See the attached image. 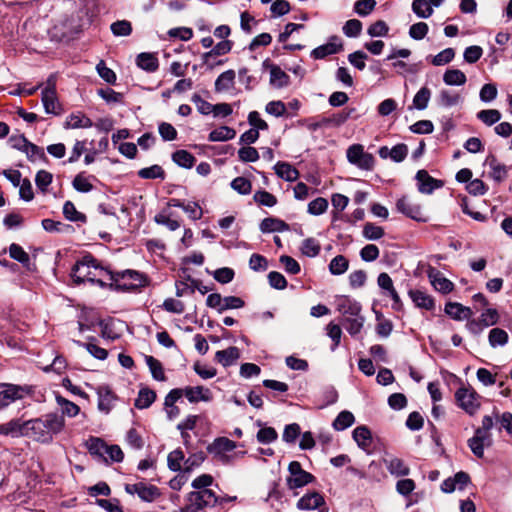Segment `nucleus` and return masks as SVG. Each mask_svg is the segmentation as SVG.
<instances>
[{"instance_id": "1", "label": "nucleus", "mask_w": 512, "mask_h": 512, "mask_svg": "<svg viewBox=\"0 0 512 512\" xmlns=\"http://www.w3.org/2000/svg\"><path fill=\"white\" fill-rule=\"evenodd\" d=\"M64 417L58 413H48L40 418L25 421L24 434L35 441L49 443L53 436L64 428Z\"/></svg>"}, {"instance_id": "2", "label": "nucleus", "mask_w": 512, "mask_h": 512, "mask_svg": "<svg viewBox=\"0 0 512 512\" xmlns=\"http://www.w3.org/2000/svg\"><path fill=\"white\" fill-rule=\"evenodd\" d=\"M336 309L342 316L341 324L347 332L351 336L359 334L365 322L360 303L349 296L341 295L336 298Z\"/></svg>"}, {"instance_id": "3", "label": "nucleus", "mask_w": 512, "mask_h": 512, "mask_svg": "<svg viewBox=\"0 0 512 512\" xmlns=\"http://www.w3.org/2000/svg\"><path fill=\"white\" fill-rule=\"evenodd\" d=\"M95 265H97V259L95 257L91 254L83 256L72 268L71 278L73 282L77 285L90 282L100 287H105L106 283L100 278H97L98 272L95 269Z\"/></svg>"}, {"instance_id": "4", "label": "nucleus", "mask_w": 512, "mask_h": 512, "mask_svg": "<svg viewBox=\"0 0 512 512\" xmlns=\"http://www.w3.org/2000/svg\"><path fill=\"white\" fill-rule=\"evenodd\" d=\"M185 500L186 504L178 512H206L207 507H215L219 501L214 491H191Z\"/></svg>"}, {"instance_id": "5", "label": "nucleus", "mask_w": 512, "mask_h": 512, "mask_svg": "<svg viewBox=\"0 0 512 512\" xmlns=\"http://www.w3.org/2000/svg\"><path fill=\"white\" fill-rule=\"evenodd\" d=\"M111 281L116 289L122 291L135 290L147 284L146 276L136 270L115 272V274L111 275Z\"/></svg>"}, {"instance_id": "6", "label": "nucleus", "mask_w": 512, "mask_h": 512, "mask_svg": "<svg viewBox=\"0 0 512 512\" xmlns=\"http://www.w3.org/2000/svg\"><path fill=\"white\" fill-rule=\"evenodd\" d=\"M288 472L289 476L286 478V484L290 490L302 488L315 480V477L305 471L298 461L289 463Z\"/></svg>"}, {"instance_id": "7", "label": "nucleus", "mask_w": 512, "mask_h": 512, "mask_svg": "<svg viewBox=\"0 0 512 512\" xmlns=\"http://www.w3.org/2000/svg\"><path fill=\"white\" fill-rule=\"evenodd\" d=\"M455 399L460 408L470 415L476 413L480 407L479 395L468 387H460L455 393Z\"/></svg>"}, {"instance_id": "8", "label": "nucleus", "mask_w": 512, "mask_h": 512, "mask_svg": "<svg viewBox=\"0 0 512 512\" xmlns=\"http://www.w3.org/2000/svg\"><path fill=\"white\" fill-rule=\"evenodd\" d=\"M125 491L131 495L137 494L138 497L145 502H153L161 495L158 487L142 481L134 484H126Z\"/></svg>"}, {"instance_id": "9", "label": "nucleus", "mask_w": 512, "mask_h": 512, "mask_svg": "<svg viewBox=\"0 0 512 512\" xmlns=\"http://www.w3.org/2000/svg\"><path fill=\"white\" fill-rule=\"evenodd\" d=\"M0 411L16 400L22 399L27 392L26 388L11 383H0Z\"/></svg>"}, {"instance_id": "10", "label": "nucleus", "mask_w": 512, "mask_h": 512, "mask_svg": "<svg viewBox=\"0 0 512 512\" xmlns=\"http://www.w3.org/2000/svg\"><path fill=\"white\" fill-rule=\"evenodd\" d=\"M396 208L400 213L404 214L405 216L415 221H428V217L422 211L421 206L416 203L410 202L406 197H402L397 201Z\"/></svg>"}, {"instance_id": "11", "label": "nucleus", "mask_w": 512, "mask_h": 512, "mask_svg": "<svg viewBox=\"0 0 512 512\" xmlns=\"http://www.w3.org/2000/svg\"><path fill=\"white\" fill-rule=\"evenodd\" d=\"M297 508L299 510H313L319 508V512H328L324 497L316 491L303 495L297 502Z\"/></svg>"}, {"instance_id": "12", "label": "nucleus", "mask_w": 512, "mask_h": 512, "mask_svg": "<svg viewBox=\"0 0 512 512\" xmlns=\"http://www.w3.org/2000/svg\"><path fill=\"white\" fill-rule=\"evenodd\" d=\"M343 50L341 39L334 35L331 36L326 44L320 45L311 51L313 59H324L325 57L337 54Z\"/></svg>"}, {"instance_id": "13", "label": "nucleus", "mask_w": 512, "mask_h": 512, "mask_svg": "<svg viewBox=\"0 0 512 512\" xmlns=\"http://www.w3.org/2000/svg\"><path fill=\"white\" fill-rule=\"evenodd\" d=\"M418 190L423 194H431L435 189L443 186V182L431 177L426 170H419L416 173Z\"/></svg>"}, {"instance_id": "14", "label": "nucleus", "mask_w": 512, "mask_h": 512, "mask_svg": "<svg viewBox=\"0 0 512 512\" xmlns=\"http://www.w3.org/2000/svg\"><path fill=\"white\" fill-rule=\"evenodd\" d=\"M263 66L270 69V85L275 88H283L289 85V75L279 66L269 63V60H265Z\"/></svg>"}, {"instance_id": "15", "label": "nucleus", "mask_w": 512, "mask_h": 512, "mask_svg": "<svg viewBox=\"0 0 512 512\" xmlns=\"http://www.w3.org/2000/svg\"><path fill=\"white\" fill-rule=\"evenodd\" d=\"M183 390V395L190 403H197L200 401L210 402L213 398L211 391L203 386H187Z\"/></svg>"}, {"instance_id": "16", "label": "nucleus", "mask_w": 512, "mask_h": 512, "mask_svg": "<svg viewBox=\"0 0 512 512\" xmlns=\"http://www.w3.org/2000/svg\"><path fill=\"white\" fill-rule=\"evenodd\" d=\"M383 462L389 473L395 477H404L410 474L409 466L400 458L395 456H387Z\"/></svg>"}, {"instance_id": "17", "label": "nucleus", "mask_w": 512, "mask_h": 512, "mask_svg": "<svg viewBox=\"0 0 512 512\" xmlns=\"http://www.w3.org/2000/svg\"><path fill=\"white\" fill-rule=\"evenodd\" d=\"M491 444L492 437L484 434L478 435L476 432L474 433V436L468 440V446L477 458H483L484 447H489Z\"/></svg>"}, {"instance_id": "18", "label": "nucleus", "mask_w": 512, "mask_h": 512, "mask_svg": "<svg viewBox=\"0 0 512 512\" xmlns=\"http://www.w3.org/2000/svg\"><path fill=\"white\" fill-rule=\"evenodd\" d=\"M41 101L47 114L60 115L63 111L56 92H42Z\"/></svg>"}, {"instance_id": "19", "label": "nucleus", "mask_w": 512, "mask_h": 512, "mask_svg": "<svg viewBox=\"0 0 512 512\" xmlns=\"http://www.w3.org/2000/svg\"><path fill=\"white\" fill-rule=\"evenodd\" d=\"M240 358V351L237 347L231 346L225 350H219L215 354V360L224 367L233 365Z\"/></svg>"}, {"instance_id": "20", "label": "nucleus", "mask_w": 512, "mask_h": 512, "mask_svg": "<svg viewBox=\"0 0 512 512\" xmlns=\"http://www.w3.org/2000/svg\"><path fill=\"white\" fill-rule=\"evenodd\" d=\"M289 228V225L285 221L274 217L264 218L260 223L262 233L284 232L288 231Z\"/></svg>"}, {"instance_id": "21", "label": "nucleus", "mask_w": 512, "mask_h": 512, "mask_svg": "<svg viewBox=\"0 0 512 512\" xmlns=\"http://www.w3.org/2000/svg\"><path fill=\"white\" fill-rule=\"evenodd\" d=\"M136 64L141 69L153 73L159 68V61L155 54L143 52L136 58Z\"/></svg>"}, {"instance_id": "22", "label": "nucleus", "mask_w": 512, "mask_h": 512, "mask_svg": "<svg viewBox=\"0 0 512 512\" xmlns=\"http://www.w3.org/2000/svg\"><path fill=\"white\" fill-rule=\"evenodd\" d=\"M486 163L491 168L490 177L496 182H502L507 178L508 170L507 167L498 162L495 156L490 155L486 159Z\"/></svg>"}, {"instance_id": "23", "label": "nucleus", "mask_w": 512, "mask_h": 512, "mask_svg": "<svg viewBox=\"0 0 512 512\" xmlns=\"http://www.w3.org/2000/svg\"><path fill=\"white\" fill-rule=\"evenodd\" d=\"M25 422L20 419H12L7 423L0 424V435L19 437L25 436L24 434Z\"/></svg>"}, {"instance_id": "24", "label": "nucleus", "mask_w": 512, "mask_h": 512, "mask_svg": "<svg viewBox=\"0 0 512 512\" xmlns=\"http://www.w3.org/2000/svg\"><path fill=\"white\" fill-rule=\"evenodd\" d=\"M236 448V443L226 437H219L207 447L209 453L219 455L230 452Z\"/></svg>"}, {"instance_id": "25", "label": "nucleus", "mask_w": 512, "mask_h": 512, "mask_svg": "<svg viewBox=\"0 0 512 512\" xmlns=\"http://www.w3.org/2000/svg\"><path fill=\"white\" fill-rule=\"evenodd\" d=\"M107 446L108 445L98 437H90L86 442V447L89 453L105 461H107Z\"/></svg>"}, {"instance_id": "26", "label": "nucleus", "mask_w": 512, "mask_h": 512, "mask_svg": "<svg viewBox=\"0 0 512 512\" xmlns=\"http://www.w3.org/2000/svg\"><path fill=\"white\" fill-rule=\"evenodd\" d=\"M409 296L413 303L419 308L426 310H432L434 308L433 298L421 290H410Z\"/></svg>"}, {"instance_id": "27", "label": "nucleus", "mask_w": 512, "mask_h": 512, "mask_svg": "<svg viewBox=\"0 0 512 512\" xmlns=\"http://www.w3.org/2000/svg\"><path fill=\"white\" fill-rule=\"evenodd\" d=\"M232 49V42L224 40L217 43L210 51L202 54L203 64L209 65L212 57L221 56L229 53Z\"/></svg>"}, {"instance_id": "28", "label": "nucleus", "mask_w": 512, "mask_h": 512, "mask_svg": "<svg viewBox=\"0 0 512 512\" xmlns=\"http://www.w3.org/2000/svg\"><path fill=\"white\" fill-rule=\"evenodd\" d=\"M352 436L357 445L363 450H367L372 444L371 432L366 426L356 427Z\"/></svg>"}, {"instance_id": "29", "label": "nucleus", "mask_w": 512, "mask_h": 512, "mask_svg": "<svg viewBox=\"0 0 512 512\" xmlns=\"http://www.w3.org/2000/svg\"><path fill=\"white\" fill-rule=\"evenodd\" d=\"M275 173L280 178L289 182L295 181L299 176L298 170L286 162H278L275 165Z\"/></svg>"}, {"instance_id": "30", "label": "nucleus", "mask_w": 512, "mask_h": 512, "mask_svg": "<svg viewBox=\"0 0 512 512\" xmlns=\"http://www.w3.org/2000/svg\"><path fill=\"white\" fill-rule=\"evenodd\" d=\"M429 277L433 287L443 294L451 292L454 288V284L449 279L444 277L440 272L429 274Z\"/></svg>"}, {"instance_id": "31", "label": "nucleus", "mask_w": 512, "mask_h": 512, "mask_svg": "<svg viewBox=\"0 0 512 512\" xmlns=\"http://www.w3.org/2000/svg\"><path fill=\"white\" fill-rule=\"evenodd\" d=\"M236 136V131L228 126H221L212 130L209 133L208 140L211 142H222L233 139Z\"/></svg>"}, {"instance_id": "32", "label": "nucleus", "mask_w": 512, "mask_h": 512, "mask_svg": "<svg viewBox=\"0 0 512 512\" xmlns=\"http://www.w3.org/2000/svg\"><path fill=\"white\" fill-rule=\"evenodd\" d=\"M93 126L92 120L82 113L71 114L65 123L66 128H90Z\"/></svg>"}, {"instance_id": "33", "label": "nucleus", "mask_w": 512, "mask_h": 512, "mask_svg": "<svg viewBox=\"0 0 512 512\" xmlns=\"http://www.w3.org/2000/svg\"><path fill=\"white\" fill-rule=\"evenodd\" d=\"M172 160L180 167L190 169L194 166L196 158L187 150H177L172 154Z\"/></svg>"}, {"instance_id": "34", "label": "nucleus", "mask_w": 512, "mask_h": 512, "mask_svg": "<svg viewBox=\"0 0 512 512\" xmlns=\"http://www.w3.org/2000/svg\"><path fill=\"white\" fill-rule=\"evenodd\" d=\"M156 399V393L149 388H142L135 399V407L138 409H146L152 405Z\"/></svg>"}, {"instance_id": "35", "label": "nucleus", "mask_w": 512, "mask_h": 512, "mask_svg": "<svg viewBox=\"0 0 512 512\" xmlns=\"http://www.w3.org/2000/svg\"><path fill=\"white\" fill-rule=\"evenodd\" d=\"M443 81L446 85L461 86L466 83L467 78L459 69H448L443 75Z\"/></svg>"}, {"instance_id": "36", "label": "nucleus", "mask_w": 512, "mask_h": 512, "mask_svg": "<svg viewBox=\"0 0 512 512\" xmlns=\"http://www.w3.org/2000/svg\"><path fill=\"white\" fill-rule=\"evenodd\" d=\"M145 362H146L147 366L149 367L152 377L156 381H165L166 380L163 366L158 359L154 358L153 356L146 355Z\"/></svg>"}, {"instance_id": "37", "label": "nucleus", "mask_w": 512, "mask_h": 512, "mask_svg": "<svg viewBox=\"0 0 512 512\" xmlns=\"http://www.w3.org/2000/svg\"><path fill=\"white\" fill-rule=\"evenodd\" d=\"M23 153L26 154L27 158L29 161L31 162H35L37 160H41L45 163H48V158L44 152V149L37 146L36 144L32 143V142H28V144L26 145Z\"/></svg>"}, {"instance_id": "38", "label": "nucleus", "mask_w": 512, "mask_h": 512, "mask_svg": "<svg viewBox=\"0 0 512 512\" xmlns=\"http://www.w3.org/2000/svg\"><path fill=\"white\" fill-rule=\"evenodd\" d=\"M355 421L354 415L347 410H344L338 414V416L333 421V428L337 431H343L346 428L353 425Z\"/></svg>"}, {"instance_id": "39", "label": "nucleus", "mask_w": 512, "mask_h": 512, "mask_svg": "<svg viewBox=\"0 0 512 512\" xmlns=\"http://www.w3.org/2000/svg\"><path fill=\"white\" fill-rule=\"evenodd\" d=\"M508 339V333L501 328H493L489 332L488 340L492 348L506 345Z\"/></svg>"}, {"instance_id": "40", "label": "nucleus", "mask_w": 512, "mask_h": 512, "mask_svg": "<svg viewBox=\"0 0 512 512\" xmlns=\"http://www.w3.org/2000/svg\"><path fill=\"white\" fill-rule=\"evenodd\" d=\"M349 268V261L343 255L335 256L329 263V271L332 275H342Z\"/></svg>"}, {"instance_id": "41", "label": "nucleus", "mask_w": 512, "mask_h": 512, "mask_svg": "<svg viewBox=\"0 0 512 512\" xmlns=\"http://www.w3.org/2000/svg\"><path fill=\"white\" fill-rule=\"evenodd\" d=\"M234 70H227L221 73L215 81L216 91H224L230 89L234 84Z\"/></svg>"}, {"instance_id": "42", "label": "nucleus", "mask_w": 512, "mask_h": 512, "mask_svg": "<svg viewBox=\"0 0 512 512\" xmlns=\"http://www.w3.org/2000/svg\"><path fill=\"white\" fill-rule=\"evenodd\" d=\"M90 178H94V176L87 177L84 172L78 173L72 181L73 188L81 193H88L92 191L93 185L90 182Z\"/></svg>"}, {"instance_id": "43", "label": "nucleus", "mask_w": 512, "mask_h": 512, "mask_svg": "<svg viewBox=\"0 0 512 512\" xmlns=\"http://www.w3.org/2000/svg\"><path fill=\"white\" fill-rule=\"evenodd\" d=\"M431 98V90L424 86L415 94L413 98V108L417 110H424L427 108Z\"/></svg>"}, {"instance_id": "44", "label": "nucleus", "mask_w": 512, "mask_h": 512, "mask_svg": "<svg viewBox=\"0 0 512 512\" xmlns=\"http://www.w3.org/2000/svg\"><path fill=\"white\" fill-rule=\"evenodd\" d=\"M9 255L12 259L18 261L21 263L24 267L29 268L30 266V257L29 255L24 251V249L16 244L12 243L9 246Z\"/></svg>"}, {"instance_id": "45", "label": "nucleus", "mask_w": 512, "mask_h": 512, "mask_svg": "<svg viewBox=\"0 0 512 512\" xmlns=\"http://www.w3.org/2000/svg\"><path fill=\"white\" fill-rule=\"evenodd\" d=\"M63 215L69 221L86 222V215L78 212L71 201H66L63 205Z\"/></svg>"}, {"instance_id": "46", "label": "nucleus", "mask_w": 512, "mask_h": 512, "mask_svg": "<svg viewBox=\"0 0 512 512\" xmlns=\"http://www.w3.org/2000/svg\"><path fill=\"white\" fill-rule=\"evenodd\" d=\"M412 11L419 18H429L433 13V8L428 0H414L412 3Z\"/></svg>"}, {"instance_id": "47", "label": "nucleus", "mask_w": 512, "mask_h": 512, "mask_svg": "<svg viewBox=\"0 0 512 512\" xmlns=\"http://www.w3.org/2000/svg\"><path fill=\"white\" fill-rule=\"evenodd\" d=\"M461 100L458 93H453L449 90H441L438 96V104L443 107H452L457 105Z\"/></svg>"}, {"instance_id": "48", "label": "nucleus", "mask_w": 512, "mask_h": 512, "mask_svg": "<svg viewBox=\"0 0 512 512\" xmlns=\"http://www.w3.org/2000/svg\"><path fill=\"white\" fill-rule=\"evenodd\" d=\"M253 200L260 206L273 207L277 204V198L266 190L256 191Z\"/></svg>"}, {"instance_id": "49", "label": "nucleus", "mask_w": 512, "mask_h": 512, "mask_svg": "<svg viewBox=\"0 0 512 512\" xmlns=\"http://www.w3.org/2000/svg\"><path fill=\"white\" fill-rule=\"evenodd\" d=\"M74 343L78 346L84 347L87 349V351L96 359L98 360H105L108 357V351L104 348L99 347L98 345L87 342L83 343L78 340H74Z\"/></svg>"}, {"instance_id": "50", "label": "nucleus", "mask_w": 512, "mask_h": 512, "mask_svg": "<svg viewBox=\"0 0 512 512\" xmlns=\"http://www.w3.org/2000/svg\"><path fill=\"white\" fill-rule=\"evenodd\" d=\"M320 250L321 246L314 238H307L302 242L301 252L307 257H316Z\"/></svg>"}, {"instance_id": "51", "label": "nucleus", "mask_w": 512, "mask_h": 512, "mask_svg": "<svg viewBox=\"0 0 512 512\" xmlns=\"http://www.w3.org/2000/svg\"><path fill=\"white\" fill-rule=\"evenodd\" d=\"M138 176L142 179H164L165 172L159 165H152L138 171Z\"/></svg>"}, {"instance_id": "52", "label": "nucleus", "mask_w": 512, "mask_h": 512, "mask_svg": "<svg viewBox=\"0 0 512 512\" xmlns=\"http://www.w3.org/2000/svg\"><path fill=\"white\" fill-rule=\"evenodd\" d=\"M53 175L46 170H39L35 176V184L37 188L42 192L46 193L48 186L52 183Z\"/></svg>"}, {"instance_id": "53", "label": "nucleus", "mask_w": 512, "mask_h": 512, "mask_svg": "<svg viewBox=\"0 0 512 512\" xmlns=\"http://www.w3.org/2000/svg\"><path fill=\"white\" fill-rule=\"evenodd\" d=\"M256 438L261 444H270L277 440L278 433L273 427H262L257 432Z\"/></svg>"}, {"instance_id": "54", "label": "nucleus", "mask_w": 512, "mask_h": 512, "mask_svg": "<svg viewBox=\"0 0 512 512\" xmlns=\"http://www.w3.org/2000/svg\"><path fill=\"white\" fill-rule=\"evenodd\" d=\"M477 117L484 124L491 126L501 119V113L496 109H487L478 112Z\"/></svg>"}, {"instance_id": "55", "label": "nucleus", "mask_w": 512, "mask_h": 512, "mask_svg": "<svg viewBox=\"0 0 512 512\" xmlns=\"http://www.w3.org/2000/svg\"><path fill=\"white\" fill-rule=\"evenodd\" d=\"M231 188L241 195H248L251 193L252 184L245 177H236L231 182Z\"/></svg>"}, {"instance_id": "56", "label": "nucleus", "mask_w": 512, "mask_h": 512, "mask_svg": "<svg viewBox=\"0 0 512 512\" xmlns=\"http://www.w3.org/2000/svg\"><path fill=\"white\" fill-rule=\"evenodd\" d=\"M99 393L100 400L98 407L101 411L108 413L111 409L112 401L115 399V396L108 388H101Z\"/></svg>"}, {"instance_id": "57", "label": "nucleus", "mask_w": 512, "mask_h": 512, "mask_svg": "<svg viewBox=\"0 0 512 512\" xmlns=\"http://www.w3.org/2000/svg\"><path fill=\"white\" fill-rule=\"evenodd\" d=\"M110 28L115 36H129L132 33V25L127 20L116 21Z\"/></svg>"}, {"instance_id": "58", "label": "nucleus", "mask_w": 512, "mask_h": 512, "mask_svg": "<svg viewBox=\"0 0 512 512\" xmlns=\"http://www.w3.org/2000/svg\"><path fill=\"white\" fill-rule=\"evenodd\" d=\"M212 483L213 477L211 475L202 474L192 481L191 486L195 489V491H212L209 489V486H211Z\"/></svg>"}, {"instance_id": "59", "label": "nucleus", "mask_w": 512, "mask_h": 512, "mask_svg": "<svg viewBox=\"0 0 512 512\" xmlns=\"http://www.w3.org/2000/svg\"><path fill=\"white\" fill-rule=\"evenodd\" d=\"M184 460V453L180 449H176L169 453L167 462L170 470L177 472L181 470V462Z\"/></svg>"}, {"instance_id": "60", "label": "nucleus", "mask_w": 512, "mask_h": 512, "mask_svg": "<svg viewBox=\"0 0 512 512\" xmlns=\"http://www.w3.org/2000/svg\"><path fill=\"white\" fill-rule=\"evenodd\" d=\"M479 319L482 325H484V327L487 328L498 323L499 314L496 309L487 308L484 312L481 313Z\"/></svg>"}, {"instance_id": "61", "label": "nucleus", "mask_w": 512, "mask_h": 512, "mask_svg": "<svg viewBox=\"0 0 512 512\" xmlns=\"http://www.w3.org/2000/svg\"><path fill=\"white\" fill-rule=\"evenodd\" d=\"M455 56L452 48H446L432 58L431 63L435 66H443L450 63Z\"/></svg>"}, {"instance_id": "62", "label": "nucleus", "mask_w": 512, "mask_h": 512, "mask_svg": "<svg viewBox=\"0 0 512 512\" xmlns=\"http://www.w3.org/2000/svg\"><path fill=\"white\" fill-rule=\"evenodd\" d=\"M363 236L369 240H378L384 236V230L373 223H366L363 228Z\"/></svg>"}, {"instance_id": "63", "label": "nucleus", "mask_w": 512, "mask_h": 512, "mask_svg": "<svg viewBox=\"0 0 512 512\" xmlns=\"http://www.w3.org/2000/svg\"><path fill=\"white\" fill-rule=\"evenodd\" d=\"M342 29L347 37H357L361 33L362 23L358 19H350L346 21Z\"/></svg>"}, {"instance_id": "64", "label": "nucleus", "mask_w": 512, "mask_h": 512, "mask_svg": "<svg viewBox=\"0 0 512 512\" xmlns=\"http://www.w3.org/2000/svg\"><path fill=\"white\" fill-rule=\"evenodd\" d=\"M327 208L328 201L325 198L318 197L308 204V213L312 215H321L327 210Z\"/></svg>"}]
</instances>
